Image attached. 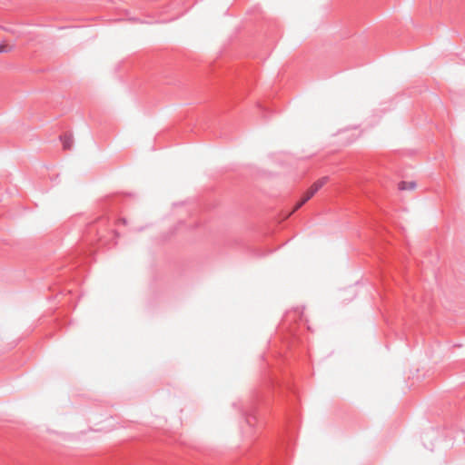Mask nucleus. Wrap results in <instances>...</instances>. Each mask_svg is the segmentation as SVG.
Returning <instances> with one entry per match:
<instances>
[{
    "mask_svg": "<svg viewBox=\"0 0 465 465\" xmlns=\"http://www.w3.org/2000/svg\"><path fill=\"white\" fill-rule=\"evenodd\" d=\"M328 181V177H322L316 181L305 193L300 202H298L292 210V213L300 209L305 203H307Z\"/></svg>",
    "mask_w": 465,
    "mask_h": 465,
    "instance_id": "nucleus-1",
    "label": "nucleus"
},
{
    "mask_svg": "<svg viewBox=\"0 0 465 465\" xmlns=\"http://www.w3.org/2000/svg\"><path fill=\"white\" fill-rule=\"evenodd\" d=\"M328 181V177H322L316 181L305 193L300 202H298L292 210V213L300 209L305 203H307Z\"/></svg>",
    "mask_w": 465,
    "mask_h": 465,
    "instance_id": "nucleus-2",
    "label": "nucleus"
},
{
    "mask_svg": "<svg viewBox=\"0 0 465 465\" xmlns=\"http://www.w3.org/2000/svg\"><path fill=\"white\" fill-rule=\"evenodd\" d=\"M328 181V177H322L316 181L305 193L300 202H298L292 210V213L300 209L305 203H307Z\"/></svg>",
    "mask_w": 465,
    "mask_h": 465,
    "instance_id": "nucleus-3",
    "label": "nucleus"
},
{
    "mask_svg": "<svg viewBox=\"0 0 465 465\" xmlns=\"http://www.w3.org/2000/svg\"><path fill=\"white\" fill-rule=\"evenodd\" d=\"M60 140L63 143V148L64 150H71L73 143H74V139H73L72 134L65 133V134L60 135Z\"/></svg>",
    "mask_w": 465,
    "mask_h": 465,
    "instance_id": "nucleus-4",
    "label": "nucleus"
},
{
    "mask_svg": "<svg viewBox=\"0 0 465 465\" xmlns=\"http://www.w3.org/2000/svg\"><path fill=\"white\" fill-rule=\"evenodd\" d=\"M416 187V183L415 182H405V181H402L399 183L398 185V188L399 190L401 191H404V190H413L415 189Z\"/></svg>",
    "mask_w": 465,
    "mask_h": 465,
    "instance_id": "nucleus-5",
    "label": "nucleus"
},
{
    "mask_svg": "<svg viewBox=\"0 0 465 465\" xmlns=\"http://www.w3.org/2000/svg\"><path fill=\"white\" fill-rule=\"evenodd\" d=\"M12 50V46L6 44L0 45V53H8Z\"/></svg>",
    "mask_w": 465,
    "mask_h": 465,
    "instance_id": "nucleus-6",
    "label": "nucleus"
},
{
    "mask_svg": "<svg viewBox=\"0 0 465 465\" xmlns=\"http://www.w3.org/2000/svg\"><path fill=\"white\" fill-rule=\"evenodd\" d=\"M247 422L251 424V418H247Z\"/></svg>",
    "mask_w": 465,
    "mask_h": 465,
    "instance_id": "nucleus-7",
    "label": "nucleus"
}]
</instances>
